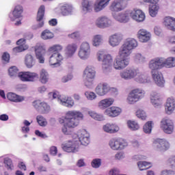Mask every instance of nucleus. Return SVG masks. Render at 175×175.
Wrapping results in <instances>:
<instances>
[{
  "label": "nucleus",
  "mask_w": 175,
  "mask_h": 175,
  "mask_svg": "<svg viewBox=\"0 0 175 175\" xmlns=\"http://www.w3.org/2000/svg\"><path fill=\"white\" fill-rule=\"evenodd\" d=\"M44 5H41L38 11L37 14V21L38 24L36 26H33V29H38V28H42L44 25V22L43 21V17H44Z\"/></svg>",
  "instance_id": "obj_26"
},
{
  "label": "nucleus",
  "mask_w": 175,
  "mask_h": 175,
  "mask_svg": "<svg viewBox=\"0 0 175 175\" xmlns=\"http://www.w3.org/2000/svg\"><path fill=\"white\" fill-rule=\"evenodd\" d=\"M122 112V109L118 107H111L105 110L104 114L108 117H118Z\"/></svg>",
  "instance_id": "obj_30"
},
{
  "label": "nucleus",
  "mask_w": 175,
  "mask_h": 175,
  "mask_svg": "<svg viewBox=\"0 0 175 175\" xmlns=\"http://www.w3.org/2000/svg\"><path fill=\"white\" fill-rule=\"evenodd\" d=\"M174 18L170 17V16H166L164 18L163 20V25L164 27L167 29H169L170 31L172 30V27H173V23L174 22Z\"/></svg>",
  "instance_id": "obj_40"
},
{
  "label": "nucleus",
  "mask_w": 175,
  "mask_h": 175,
  "mask_svg": "<svg viewBox=\"0 0 175 175\" xmlns=\"http://www.w3.org/2000/svg\"><path fill=\"white\" fill-rule=\"evenodd\" d=\"M88 114L92 118L96 120V121H105V116L100 113H98L94 111H89Z\"/></svg>",
  "instance_id": "obj_42"
},
{
  "label": "nucleus",
  "mask_w": 175,
  "mask_h": 175,
  "mask_svg": "<svg viewBox=\"0 0 175 175\" xmlns=\"http://www.w3.org/2000/svg\"><path fill=\"white\" fill-rule=\"evenodd\" d=\"M36 122L40 126H42L43 128L47 126L49 124V122H47V119H46V118H44L42 115H38L36 116Z\"/></svg>",
  "instance_id": "obj_44"
},
{
  "label": "nucleus",
  "mask_w": 175,
  "mask_h": 175,
  "mask_svg": "<svg viewBox=\"0 0 175 175\" xmlns=\"http://www.w3.org/2000/svg\"><path fill=\"white\" fill-rule=\"evenodd\" d=\"M175 111V98L173 96L167 98L165 104V111L167 116H171Z\"/></svg>",
  "instance_id": "obj_22"
},
{
  "label": "nucleus",
  "mask_w": 175,
  "mask_h": 175,
  "mask_svg": "<svg viewBox=\"0 0 175 175\" xmlns=\"http://www.w3.org/2000/svg\"><path fill=\"white\" fill-rule=\"evenodd\" d=\"M163 62L164 68H174L175 67V57H170L167 59L163 57Z\"/></svg>",
  "instance_id": "obj_39"
},
{
  "label": "nucleus",
  "mask_w": 175,
  "mask_h": 175,
  "mask_svg": "<svg viewBox=\"0 0 175 175\" xmlns=\"http://www.w3.org/2000/svg\"><path fill=\"white\" fill-rule=\"evenodd\" d=\"M126 8V1L125 0H114L109 5V10L112 13L122 12Z\"/></svg>",
  "instance_id": "obj_18"
},
{
  "label": "nucleus",
  "mask_w": 175,
  "mask_h": 175,
  "mask_svg": "<svg viewBox=\"0 0 175 175\" xmlns=\"http://www.w3.org/2000/svg\"><path fill=\"white\" fill-rule=\"evenodd\" d=\"M91 166L94 169H99L102 166V159L99 158L94 159L91 162Z\"/></svg>",
  "instance_id": "obj_53"
},
{
  "label": "nucleus",
  "mask_w": 175,
  "mask_h": 175,
  "mask_svg": "<svg viewBox=\"0 0 175 175\" xmlns=\"http://www.w3.org/2000/svg\"><path fill=\"white\" fill-rule=\"evenodd\" d=\"M111 0H96L94 5V10L96 13L102 12L103 9H106L109 6V3Z\"/></svg>",
  "instance_id": "obj_28"
},
{
  "label": "nucleus",
  "mask_w": 175,
  "mask_h": 175,
  "mask_svg": "<svg viewBox=\"0 0 175 175\" xmlns=\"http://www.w3.org/2000/svg\"><path fill=\"white\" fill-rule=\"evenodd\" d=\"M64 61V56L61 53H54L49 57V65L51 68H59L61 66V62Z\"/></svg>",
  "instance_id": "obj_19"
},
{
  "label": "nucleus",
  "mask_w": 175,
  "mask_h": 175,
  "mask_svg": "<svg viewBox=\"0 0 175 175\" xmlns=\"http://www.w3.org/2000/svg\"><path fill=\"white\" fill-rule=\"evenodd\" d=\"M40 80L42 84H46L49 81V72L44 69L40 72Z\"/></svg>",
  "instance_id": "obj_43"
},
{
  "label": "nucleus",
  "mask_w": 175,
  "mask_h": 175,
  "mask_svg": "<svg viewBox=\"0 0 175 175\" xmlns=\"http://www.w3.org/2000/svg\"><path fill=\"white\" fill-rule=\"evenodd\" d=\"M59 105H62V106H64L65 107L72 109V107L75 106V100H73L72 97L64 96L62 97L61 98H59Z\"/></svg>",
  "instance_id": "obj_33"
},
{
  "label": "nucleus",
  "mask_w": 175,
  "mask_h": 175,
  "mask_svg": "<svg viewBox=\"0 0 175 175\" xmlns=\"http://www.w3.org/2000/svg\"><path fill=\"white\" fill-rule=\"evenodd\" d=\"M124 40V34L121 32L115 33L109 36L108 43L111 47H117L121 44V42Z\"/></svg>",
  "instance_id": "obj_17"
},
{
  "label": "nucleus",
  "mask_w": 175,
  "mask_h": 175,
  "mask_svg": "<svg viewBox=\"0 0 175 175\" xmlns=\"http://www.w3.org/2000/svg\"><path fill=\"white\" fill-rule=\"evenodd\" d=\"M160 175H175V172L172 170H164L161 172Z\"/></svg>",
  "instance_id": "obj_60"
},
{
  "label": "nucleus",
  "mask_w": 175,
  "mask_h": 175,
  "mask_svg": "<svg viewBox=\"0 0 175 175\" xmlns=\"http://www.w3.org/2000/svg\"><path fill=\"white\" fill-rule=\"evenodd\" d=\"M18 76L21 81L30 83H33V81H36L39 79V74L29 71L19 72Z\"/></svg>",
  "instance_id": "obj_16"
},
{
  "label": "nucleus",
  "mask_w": 175,
  "mask_h": 175,
  "mask_svg": "<svg viewBox=\"0 0 175 175\" xmlns=\"http://www.w3.org/2000/svg\"><path fill=\"white\" fill-rule=\"evenodd\" d=\"M3 161L6 167L10 170H12L13 169V161H12V159L9 157H5L3 159Z\"/></svg>",
  "instance_id": "obj_55"
},
{
  "label": "nucleus",
  "mask_w": 175,
  "mask_h": 175,
  "mask_svg": "<svg viewBox=\"0 0 175 175\" xmlns=\"http://www.w3.org/2000/svg\"><path fill=\"white\" fill-rule=\"evenodd\" d=\"M137 37L141 43H147L151 39V33L144 29H141L137 31Z\"/></svg>",
  "instance_id": "obj_23"
},
{
  "label": "nucleus",
  "mask_w": 175,
  "mask_h": 175,
  "mask_svg": "<svg viewBox=\"0 0 175 175\" xmlns=\"http://www.w3.org/2000/svg\"><path fill=\"white\" fill-rule=\"evenodd\" d=\"M153 148L156 151L165 152L170 148V142L165 139H157L153 142Z\"/></svg>",
  "instance_id": "obj_12"
},
{
  "label": "nucleus",
  "mask_w": 175,
  "mask_h": 175,
  "mask_svg": "<svg viewBox=\"0 0 175 175\" xmlns=\"http://www.w3.org/2000/svg\"><path fill=\"white\" fill-rule=\"evenodd\" d=\"M25 65L28 68H32L35 65V60H33V57L31 55H27L25 57Z\"/></svg>",
  "instance_id": "obj_51"
},
{
  "label": "nucleus",
  "mask_w": 175,
  "mask_h": 175,
  "mask_svg": "<svg viewBox=\"0 0 175 175\" xmlns=\"http://www.w3.org/2000/svg\"><path fill=\"white\" fill-rule=\"evenodd\" d=\"M152 124H154L152 121H149L144 125L143 131L144 133H146L148 135H150V133H151L152 131Z\"/></svg>",
  "instance_id": "obj_50"
},
{
  "label": "nucleus",
  "mask_w": 175,
  "mask_h": 175,
  "mask_svg": "<svg viewBox=\"0 0 175 175\" xmlns=\"http://www.w3.org/2000/svg\"><path fill=\"white\" fill-rule=\"evenodd\" d=\"M103 129L107 133H118L120 132V126L117 123H107L103 126Z\"/></svg>",
  "instance_id": "obj_29"
},
{
  "label": "nucleus",
  "mask_w": 175,
  "mask_h": 175,
  "mask_svg": "<svg viewBox=\"0 0 175 175\" xmlns=\"http://www.w3.org/2000/svg\"><path fill=\"white\" fill-rule=\"evenodd\" d=\"M78 57L82 61H87L91 57V45L88 42L81 43L78 51Z\"/></svg>",
  "instance_id": "obj_10"
},
{
  "label": "nucleus",
  "mask_w": 175,
  "mask_h": 175,
  "mask_svg": "<svg viewBox=\"0 0 175 175\" xmlns=\"http://www.w3.org/2000/svg\"><path fill=\"white\" fill-rule=\"evenodd\" d=\"M160 129L166 135H172L174 132V122L168 117L163 118L160 121Z\"/></svg>",
  "instance_id": "obj_9"
},
{
  "label": "nucleus",
  "mask_w": 175,
  "mask_h": 175,
  "mask_svg": "<svg viewBox=\"0 0 175 175\" xmlns=\"http://www.w3.org/2000/svg\"><path fill=\"white\" fill-rule=\"evenodd\" d=\"M137 166L139 170H147V169H150L152 165L151 163L147 161H138Z\"/></svg>",
  "instance_id": "obj_47"
},
{
  "label": "nucleus",
  "mask_w": 175,
  "mask_h": 175,
  "mask_svg": "<svg viewBox=\"0 0 175 175\" xmlns=\"http://www.w3.org/2000/svg\"><path fill=\"white\" fill-rule=\"evenodd\" d=\"M111 16L113 20L123 24H126L131 20V10H126L123 12H113Z\"/></svg>",
  "instance_id": "obj_13"
},
{
  "label": "nucleus",
  "mask_w": 175,
  "mask_h": 175,
  "mask_svg": "<svg viewBox=\"0 0 175 175\" xmlns=\"http://www.w3.org/2000/svg\"><path fill=\"white\" fill-rule=\"evenodd\" d=\"M96 76L95 67L91 65L86 66L83 70V77L85 79L84 85L88 88H91L94 85V80Z\"/></svg>",
  "instance_id": "obj_5"
},
{
  "label": "nucleus",
  "mask_w": 175,
  "mask_h": 175,
  "mask_svg": "<svg viewBox=\"0 0 175 175\" xmlns=\"http://www.w3.org/2000/svg\"><path fill=\"white\" fill-rule=\"evenodd\" d=\"M84 115L79 111L71 110L66 113L65 116L59 118V124H63L62 132L64 135H72V128L79 125V120H83Z\"/></svg>",
  "instance_id": "obj_2"
},
{
  "label": "nucleus",
  "mask_w": 175,
  "mask_h": 175,
  "mask_svg": "<svg viewBox=\"0 0 175 175\" xmlns=\"http://www.w3.org/2000/svg\"><path fill=\"white\" fill-rule=\"evenodd\" d=\"M166 163L168 166H170L171 167H175V156L170 157L167 160Z\"/></svg>",
  "instance_id": "obj_57"
},
{
  "label": "nucleus",
  "mask_w": 175,
  "mask_h": 175,
  "mask_svg": "<svg viewBox=\"0 0 175 175\" xmlns=\"http://www.w3.org/2000/svg\"><path fill=\"white\" fill-rule=\"evenodd\" d=\"M94 24L97 28L100 29H106L107 28H111L114 25V23L113 20L106 15H102L98 16Z\"/></svg>",
  "instance_id": "obj_8"
},
{
  "label": "nucleus",
  "mask_w": 175,
  "mask_h": 175,
  "mask_svg": "<svg viewBox=\"0 0 175 175\" xmlns=\"http://www.w3.org/2000/svg\"><path fill=\"white\" fill-rule=\"evenodd\" d=\"M33 107L38 111L40 114H49L51 111V107L46 102L36 100L33 102Z\"/></svg>",
  "instance_id": "obj_15"
},
{
  "label": "nucleus",
  "mask_w": 175,
  "mask_h": 175,
  "mask_svg": "<svg viewBox=\"0 0 175 175\" xmlns=\"http://www.w3.org/2000/svg\"><path fill=\"white\" fill-rule=\"evenodd\" d=\"M119 75L122 80L128 81L134 79L135 81L140 84L151 83V77L148 76V74L140 72L139 68L133 67H129L122 70Z\"/></svg>",
  "instance_id": "obj_4"
},
{
  "label": "nucleus",
  "mask_w": 175,
  "mask_h": 175,
  "mask_svg": "<svg viewBox=\"0 0 175 175\" xmlns=\"http://www.w3.org/2000/svg\"><path fill=\"white\" fill-rule=\"evenodd\" d=\"M64 50V46L61 44H57L50 46L48 49V53H61Z\"/></svg>",
  "instance_id": "obj_45"
},
{
  "label": "nucleus",
  "mask_w": 175,
  "mask_h": 175,
  "mask_svg": "<svg viewBox=\"0 0 175 175\" xmlns=\"http://www.w3.org/2000/svg\"><path fill=\"white\" fill-rule=\"evenodd\" d=\"M84 95L88 100H95L98 98V94L91 91L85 92Z\"/></svg>",
  "instance_id": "obj_49"
},
{
  "label": "nucleus",
  "mask_w": 175,
  "mask_h": 175,
  "mask_svg": "<svg viewBox=\"0 0 175 175\" xmlns=\"http://www.w3.org/2000/svg\"><path fill=\"white\" fill-rule=\"evenodd\" d=\"M75 137H78L79 141L68 140L62 145V148L66 152H77L79 151V143L82 146H88L90 144V134L85 129L78 131V134H75Z\"/></svg>",
  "instance_id": "obj_3"
},
{
  "label": "nucleus",
  "mask_w": 175,
  "mask_h": 175,
  "mask_svg": "<svg viewBox=\"0 0 175 175\" xmlns=\"http://www.w3.org/2000/svg\"><path fill=\"white\" fill-rule=\"evenodd\" d=\"M7 98L8 100L11 102H14L15 103H19L25 100V98L23 96H19L15 93L10 92L7 94Z\"/></svg>",
  "instance_id": "obj_37"
},
{
  "label": "nucleus",
  "mask_w": 175,
  "mask_h": 175,
  "mask_svg": "<svg viewBox=\"0 0 175 175\" xmlns=\"http://www.w3.org/2000/svg\"><path fill=\"white\" fill-rule=\"evenodd\" d=\"M28 45L27 44H22L19 45L17 47L13 49L14 53H21L23 51H25V50H28Z\"/></svg>",
  "instance_id": "obj_54"
},
{
  "label": "nucleus",
  "mask_w": 175,
  "mask_h": 175,
  "mask_svg": "<svg viewBox=\"0 0 175 175\" xmlns=\"http://www.w3.org/2000/svg\"><path fill=\"white\" fill-rule=\"evenodd\" d=\"M139 42L135 38H127L119 49L118 56L114 61L113 56L111 54H106L104 51H98L96 53L97 60L98 62H102V70L103 73L107 75L111 72V66L115 70H123L127 66H129L131 62V54L132 50L137 49Z\"/></svg>",
  "instance_id": "obj_1"
},
{
  "label": "nucleus",
  "mask_w": 175,
  "mask_h": 175,
  "mask_svg": "<svg viewBox=\"0 0 175 175\" xmlns=\"http://www.w3.org/2000/svg\"><path fill=\"white\" fill-rule=\"evenodd\" d=\"M146 96V91L143 89L135 88L132 90L128 94L126 98V103L128 105H135L139 100H142Z\"/></svg>",
  "instance_id": "obj_6"
},
{
  "label": "nucleus",
  "mask_w": 175,
  "mask_h": 175,
  "mask_svg": "<svg viewBox=\"0 0 175 175\" xmlns=\"http://www.w3.org/2000/svg\"><path fill=\"white\" fill-rule=\"evenodd\" d=\"M152 76V79L153 80V83L157 87H159L160 88H163L165 87V83L166 81H165V77H163V74L161 71L157 72H152V73H150Z\"/></svg>",
  "instance_id": "obj_20"
},
{
  "label": "nucleus",
  "mask_w": 175,
  "mask_h": 175,
  "mask_svg": "<svg viewBox=\"0 0 175 175\" xmlns=\"http://www.w3.org/2000/svg\"><path fill=\"white\" fill-rule=\"evenodd\" d=\"M77 166L78 167H84V166H85V162L84 161V159H79L77 162Z\"/></svg>",
  "instance_id": "obj_63"
},
{
  "label": "nucleus",
  "mask_w": 175,
  "mask_h": 175,
  "mask_svg": "<svg viewBox=\"0 0 175 175\" xmlns=\"http://www.w3.org/2000/svg\"><path fill=\"white\" fill-rule=\"evenodd\" d=\"M124 158H125V153L122 152H118L115 155V159H118V161H120V159H124Z\"/></svg>",
  "instance_id": "obj_61"
},
{
  "label": "nucleus",
  "mask_w": 175,
  "mask_h": 175,
  "mask_svg": "<svg viewBox=\"0 0 175 175\" xmlns=\"http://www.w3.org/2000/svg\"><path fill=\"white\" fill-rule=\"evenodd\" d=\"M36 57L38 59L40 64H44V51H46V48L44 46L41 44H37L35 47Z\"/></svg>",
  "instance_id": "obj_27"
},
{
  "label": "nucleus",
  "mask_w": 175,
  "mask_h": 175,
  "mask_svg": "<svg viewBox=\"0 0 175 175\" xmlns=\"http://www.w3.org/2000/svg\"><path fill=\"white\" fill-rule=\"evenodd\" d=\"M77 51V45L76 44H70L66 46L65 49V57L66 58H72Z\"/></svg>",
  "instance_id": "obj_34"
},
{
  "label": "nucleus",
  "mask_w": 175,
  "mask_h": 175,
  "mask_svg": "<svg viewBox=\"0 0 175 175\" xmlns=\"http://www.w3.org/2000/svg\"><path fill=\"white\" fill-rule=\"evenodd\" d=\"M148 68L150 70V73L152 72H159V69H163V57H155L152 59L148 63Z\"/></svg>",
  "instance_id": "obj_14"
},
{
  "label": "nucleus",
  "mask_w": 175,
  "mask_h": 175,
  "mask_svg": "<svg viewBox=\"0 0 175 175\" xmlns=\"http://www.w3.org/2000/svg\"><path fill=\"white\" fill-rule=\"evenodd\" d=\"M41 38L44 40H47L49 39H53L54 38V34L50 31V30L46 29L41 33Z\"/></svg>",
  "instance_id": "obj_48"
},
{
  "label": "nucleus",
  "mask_w": 175,
  "mask_h": 175,
  "mask_svg": "<svg viewBox=\"0 0 175 175\" xmlns=\"http://www.w3.org/2000/svg\"><path fill=\"white\" fill-rule=\"evenodd\" d=\"M94 91L96 95L98 96H105V95H107L108 92H113L115 95L118 94V90H117V88H111L107 83L105 82L98 83L96 86Z\"/></svg>",
  "instance_id": "obj_7"
},
{
  "label": "nucleus",
  "mask_w": 175,
  "mask_h": 175,
  "mask_svg": "<svg viewBox=\"0 0 175 175\" xmlns=\"http://www.w3.org/2000/svg\"><path fill=\"white\" fill-rule=\"evenodd\" d=\"M23 14V7L21 5H16L13 12L10 13L9 17L11 21H14L17 18H21Z\"/></svg>",
  "instance_id": "obj_32"
},
{
  "label": "nucleus",
  "mask_w": 175,
  "mask_h": 175,
  "mask_svg": "<svg viewBox=\"0 0 175 175\" xmlns=\"http://www.w3.org/2000/svg\"><path fill=\"white\" fill-rule=\"evenodd\" d=\"M120 173H121L120 169L117 167H113L111 170H109L108 175H120Z\"/></svg>",
  "instance_id": "obj_58"
},
{
  "label": "nucleus",
  "mask_w": 175,
  "mask_h": 175,
  "mask_svg": "<svg viewBox=\"0 0 175 175\" xmlns=\"http://www.w3.org/2000/svg\"><path fill=\"white\" fill-rule=\"evenodd\" d=\"M114 100L113 97H107L102 99L98 103V107L100 109V110H107L110 106L114 105Z\"/></svg>",
  "instance_id": "obj_24"
},
{
  "label": "nucleus",
  "mask_w": 175,
  "mask_h": 175,
  "mask_svg": "<svg viewBox=\"0 0 175 175\" xmlns=\"http://www.w3.org/2000/svg\"><path fill=\"white\" fill-rule=\"evenodd\" d=\"M109 146L113 151H120L128 147V142L122 138H113L109 141Z\"/></svg>",
  "instance_id": "obj_11"
},
{
  "label": "nucleus",
  "mask_w": 175,
  "mask_h": 175,
  "mask_svg": "<svg viewBox=\"0 0 175 175\" xmlns=\"http://www.w3.org/2000/svg\"><path fill=\"white\" fill-rule=\"evenodd\" d=\"M131 17L136 23H143L146 20V14L141 10L134 8L130 10Z\"/></svg>",
  "instance_id": "obj_21"
},
{
  "label": "nucleus",
  "mask_w": 175,
  "mask_h": 175,
  "mask_svg": "<svg viewBox=\"0 0 175 175\" xmlns=\"http://www.w3.org/2000/svg\"><path fill=\"white\" fill-rule=\"evenodd\" d=\"M69 38H70L71 39H79V38H80V32L75 31L70 34Z\"/></svg>",
  "instance_id": "obj_62"
},
{
  "label": "nucleus",
  "mask_w": 175,
  "mask_h": 175,
  "mask_svg": "<svg viewBox=\"0 0 175 175\" xmlns=\"http://www.w3.org/2000/svg\"><path fill=\"white\" fill-rule=\"evenodd\" d=\"M94 9V2L90 0H83L81 4V12L83 14H87V13H91Z\"/></svg>",
  "instance_id": "obj_31"
},
{
  "label": "nucleus",
  "mask_w": 175,
  "mask_h": 175,
  "mask_svg": "<svg viewBox=\"0 0 175 175\" xmlns=\"http://www.w3.org/2000/svg\"><path fill=\"white\" fill-rule=\"evenodd\" d=\"M150 102L154 107H159L162 105V96L158 92H151Z\"/></svg>",
  "instance_id": "obj_25"
},
{
  "label": "nucleus",
  "mask_w": 175,
  "mask_h": 175,
  "mask_svg": "<svg viewBox=\"0 0 175 175\" xmlns=\"http://www.w3.org/2000/svg\"><path fill=\"white\" fill-rule=\"evenodd\" d=\"M136 117L139 118V120H146L147 118V113L146 111L142 109H139L135 112Z\"/></svg>",
  "instance_id": "obj_52"
},
{
  "label": "nucleus",
  "mask_w": 175,
  "mask_h": 175,
  "mask_svg": "<svg viewBox=\"0 0 175 175\" xmlns=\"http://www.w3.org/2000/svg\"><path fill=\"white\" fill-rule=\"evenodd\" d=\"M72 79H73V75L72 74H68L62 78V83H68V81H70Z\"/></svg>",
  "instance_id": "obj_59"
},
{
  "label": "nucleus",
  "mask_w": 175,
  "mask_h": 175,
  "mask_svg": "<svg viewBox=\"0 0 175 175\" xmlns=\"http://www.w3.org/2000/svg\"><path fill=\"white\" fill-rule=\"evenodd\" d=\"M60 13L62 16H70L73 14V6L69 4H64L60 7Z\"/></svg>",
  "instance_id": "obj_36"
},
{
  "label": "nucleus",
  "mask_w": 175,
  "mask_h": 175,
  "mask_svg": "<svg viewBox=\"0 0 175 175\" xmlns=\"http://www.w3.org/2000/svg\"><path fill=\"white\" fill-rule=\"evenodd\" d=\"M127 127L133 132H136L140 129V124L135 120H128L126 122Z\"/></svg>",
  "instance_id": "obj_38"
},
{
  "label": "nucleus",
  "mask_w": 175,
  "mask_h": 175,
  "mask_svg": "<svg viewBox=\"0 0 175 175\" xmlns=\"http://www.w3.org/2000/svg\"><path fill=\"white\" fill-rule=\"evenodd\" d=\"M167 42L170 44H175V35L169 36L167 38Z\"/></svg>",
  "instance_id": "obj_64"
},
{
  "label": "nucleus",
  "mask_w": 175,
  "mask_h": 175,
  "mask_svg": "<svg viewBox=\"0 0 175 175\" xmlns=\"http://www.w3.org/2000/svg\"><path fill=\"white\" fill-rule=\"evenodd\" d=\"M158 10H159V6L157 3L152 4L149 8V13L151 17H155L158 14Z\"/></svg>",
  "instance_id": "obj_46"
},
{
  "label": "nucleus",
  "mask_w": 175,
  "mask_h": 175,
  "mask_svg": "<svg viewBox=\"0 0 175 175\" xmlns=\"http://www.w3.org/2000/svg\"><path fill=\"white\" fill-rule=\"evenodd\" d=\"M134 61L135 64H145V62H147V59L142 53H137L134 55Z\"/></svg>",
  "instance_id": "obj_41"
},
{
  "label": "nucleus",
  "mask_w": 175,
  "mask_h": 175,
  "mask_svg": "<svg viewBox=\"0 0 175 175\" xmlns=\"http://www.w3.org/2000/svg\"><path fill=\"white\" fill-rule=\"evenodd\" d=\"M105 40L103 38V35L96 34L93 36L92 39V44L93 47H99L103 44Z\"/></svg>",
  "instance_id": "obj_35"
},
{
  "label": "nucleus",
  "mask_w": 175,
  "mask_h": 175,
  "mask_svg": "<svg viewBox=\"0 0 175 175\" xmlns=\"http://www.w3.org/2000/svg\"><path fill=\"white\" fill-rule=\"evenodd\" d=\"M18 72V69H17V67L16 66L10 67L8 70V73L11 77L16 76Z\"/></svg>",
  "instance_id": "obj_56"
}]
</instances>
